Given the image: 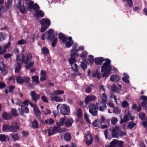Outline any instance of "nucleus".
<instances>
[{
	"label": "nucleus",
	"mask_w": 147,
	"mask_h": 147,
	"mask_svg": "<svg viewBox=\"0 0 147 147\" xmlns=\"http://www.w3.org/2000/svg\"><path fill=\"white\" fill-rule=\"evenodd\" d=\"M124 77L122 78V80L123 81L126 83H129V76H127V75L125 73L124 74Z\"/></svg>",
	"instance_id": "79ce46f5"
},
{
	"label": "nucleus",
	"mask_w": 147,
	"mask_h": 147,
	"mask_svg": "<svg viewBox=\"0 0 147 147\" xmlns=\"http://www.w3.org/2000/svg\"><path fill=\"white\" fill-rule=\"evenodd\" d=\"M104 60L102 57L96 58L95 59V62L97 65H101Z\"/></svg>",
	"instance_id": "bb28decb"
},
{
	"label": "nucleus",
	"mask_w": 147,
	"mask_h": 147,
	"mask_svg": "<svg viewBox=\"0 0 147 147\" xmlns=\"http://www.w3.org/2000/svg\"><path fill=\"white\" fill-rule=\"evenodd\" d=\"M58 110L59 109L61 114L64 115H68L70 113L69 108L66 105L59 104L57 106Z\"/></svg>",
	"instance_id": "7ed1b4c3"
},
{
	"label": "nucleus",
	"mask_w": 147,
	"mask_h": 147,
	"mask_svg": "<svg viewBox=\"0 0 147 147\" xmlns=\"http://www.w3.org/2000/svg\"><path fill=\"white\" fill-rule=\"evenodd\" d=\"M93 85L92 84H91L89 86L86 88L85 89V92L86 93H90L92 89Z\"/></svg>",
	"instance_id": "a18cd8bd"
},
{
	"label": "nucleus",
	"mask_w": 147,
	"mask_h": 147,
	"mask_svg": "<svg viewBox=\"0 0 147 147\" xmlns=\"http://www.w3.org/2000/svg\"><path fill=\"white\" fill-rule=\"evenodd\" d=\"M89 111L93 116H96L97 114V110L96 105L94 103L90 104L89 107Z\"/></svg>",
	"instance_id": "423d86ee"
},
{
	"label": "nucleus",
	"mask_w": 147,
	"mask_h": 147,
	"mask_svg": "<svg viewBox=\"0 0 147 147\" xmlns=\"http://www.w3.org/2000/svg\"><path fill=\"white\" fill-rule=\"evenodd\" d=\"M106 103L99 101L96 103L97 108L101 112L104 111L107 109V106Z\"/></svg>",
	"instance_id": "0eeeda50"
},
{
	"label": "nucleus",
	"mask_w": 147,
	"mask_h": 147,
	"mask_svg": "<svg viewBox=\"0 0 147 147\" xmlns=\"http://www.w3.org/2000/svg\"><path fill=\"white\" fill-rule=\"evenodd\" d=\"M42 114L45 115H47L50 114L51 113V111L47 109H46L42 111Z\"/></svg>",
	"instance_id": "58836bf2"
},
{
	"label": "nucleus",
	"mask_w": 147,
	"mask_h": 147,
	"mask_svg": "<svg viewBox=\"0 0 147 147\" xmlns=\"http://www.w3.org/2000/svg\"><path fill=\"white\" fill-rule=\"evenodd\" d=\"M32 2V1L30 0L29 2H27L26 3V6H25L24 4L20 6L19 8V10L22 13H24L29 9H31Z\"/></svg>",
	"instance_id": "39448f33"
},
{
	"label": "nucleus",
	"mask_w": 147,
	"mask_h": 147,
	"mask_svg": "<svg viewBox=\"0 0 147 147\" xmlns=\"http://www.w3.org/2000/svg\"><path fill=\"white\" fill-rule=\"evenodd\" d=\"M72 69L75 72H77L78 71V66L76 63H74L71 65Z\"/></svg>",
	"instance_id": "c03bdc74"
},
{
	"label": "nucleus",
	"mask_w": 147,
	"mask_h": 147,
	"mask_svg": "<svg viewBox=\"0 0 147 147\" xmlns=\"http://www.w3.org/2000/svg\"><path fill=\"white\" fill-rule=\"evenodd\" d=\"M47 78L46 72L44 70H41L40 71V79L41 81L46 80Z\"/></svg>",
	"instance_id": "412c9836"
},
{
	"label": "nucleus",
	"mask_w": 147,
	"mask_h": 147,
	"mask_svg": "<svg viewBox=\"0 0 147 147\" xmlns=\"http://www.w3.org/2000/svg\"><path fill=\"white\" fill-rule=\"evenodd\" d=\"M77 115L79 117H81L82 115V112L81 110L80 109H78L77 111Z\"/></svg>",
	"instance_id": "6e6d98bb"
},
{
	"label": "nucleus",
	"mask_w": 147,
	"mask_h": 147,
	"mask_svg": "<svg viewBox=\"0 0 147 147\" xmlns=\"http://www.w3.org/2000/svg\"><path fill=\"white\" fill-rule=\"evenodd\" d=\"M59 39L61 40L63 42H65L67 40V38L66 37L61 33H60L59 34Z\"/></svg>",
	"instance_id": "c9c22d12"
},
{
	"label": "nucleus",
	"mask_w": 147,
	"mask_h": 147,
	"mask_svg": "<svg viewBox=\"0 0 147 147\" xmlns=\"http://www.w3.org/2000/svg\"><path fill=\"white\" fill-rule=\"evenodd\" d=\"M27 41L23 39H21L18 42V44L20 45H24L26 43Z\"/></svg>",
	"instance_id": "4d7b16f0"
},
{
	"label": "nucleus",
	"mask_w": 147,
	"mask_h": 147,
	"mask_svg": "<svg viewBox=\"0 0 147 147\" xmlns=\"http://www.w3.org/2000/svg\"><path fill=\"white\" fill-rule=\"evenodd\" d=\"M65 118H60L59 119V122L57 123V125L58 126H61L64 124V122Z\"/></svg>",
	"instance_id": "37998d69"
},
{
	"label": "nucleus",
	"mask_w": 147,
	"mask_h": 147,
	"mask_svg": "<svg viewBox=\"0 0 147 147\" xmlns=\"http://www.w3.org/2000/svg\"><path fill=\"white\" fill-rule=\"evenodd\" d=\"M11 45L10 42L4 46L2 47L0 46V55L3 54L5 53L6 50Z\"/></svg>",
	"instance_id": "f8f14e48"
},
{
	"label": "nucleus",
	"mask_w": 147,
	"mask_h": 147,
	"mask_svg": "<svg viewBox=\"0 0 147 147\" xmlns=\"http://www.w3.org/2000/svg\"><path fill=\"white\" fill-rule=\"evenodd\" d=\"M136 125V123H134L132 121L130 122L128 124V127L129 129H131L133 128Z\"/></svg>",
	"instance_id": "3c124183"
},
{
	"label": "nucleus",
	"mask_w": 147,
	"mask_h": 147,
	"mask_svg": "<svg viewBox=\"0 0 147 147\" xmlns=\"http://www.w3.org/2000/svg\"><path fill=\"white\" fill-rule=\"evenodd\" d=\"M20 113L22 115H23L24 113H29V110L28 108L24 105L21 106V109H19Z\"/></svg>",
	"instance_id": "f3484780"
},
{
	"label": "nucleus",
	"mask_w": 147,
	"mask_h": 147,
	"mask_svg": "<svg viewBox=\"0 0 147 147\" xmlns=\"http://www.w3.org/2000/svg\"><path fill=\"white\" fill-rule=\"evenodd\" d=\"M125 114L124 115L123 119H121L120 123L121 124L125 122L129 121V117H130V113L128 110H126L125 111Z\"/></svg>",
	"instance_id": "9b49d317"
},
{
	"label": "nucleus",
	"mask_w": 147,
	"mask_h": 147,
	"mask_svg": "<svg viewBox=\"0 0 147 147\" xmlns=\"http://www.w3.org/2000/svg\"><path fill=\"white\" fill-rule=\"evenodd\" d=\"M121 86L120 85L117 84L116 85H113L111 87L112 91L115 92L119 89L121 88Z\"/></svg>",
	"instance_id": "72a5a7b5"
},
{
	"label": "nucleus",
	"mask_w": 147,
	"mask_h": 147,
	"mask_svg": "<svg viewBox=\"0 0 147 147\" xmlns=\"http://www.w3.org/2000/svg\"><path fill=\"white\" fill-rule=\"evenodd\" d=\"M9 139V138L8 136H6L4 134L0 135V141H5L8 140Z\"/></svg>",
	"instance_id": "c756f323"
},
{
	"label": "nucleus",
	"mask_w": 147,
	"mask_h": 147,
	"mask_svg": "<svg viewBox=\"0 0 147 147\" xmlns=\"http://www.w3.org/2000/svg\"><path fill=\"white\" fill-rule=\"evenodd\" d=\"M54 123V121L53 119L52 118H50L49 119H47L45 120L44 124L47 125H51L53 124Z\"/></svg>",
	"instance_id": "2f4dec72"
},
{
	"label": "nucleus",
	"mask_w": 147,
	"mask_h": 147,
	"mask_svg": "<svg viewBox=\"0 0 147 147\" xmlns=\"http://www.w3.org/2000/svg\"><path fill=\"white\" fill-rule=\"evenodd\" d=\"M34 62L33 61H30L27 65L26 66V69H29L34 65Z\"/></svg>",
	"instance_id": "8fccbe9b"
},
{
	"label": "nucleus",
	"mask_w": 147,
	"mask_h": 147,
	"mask_svg": "<svg viewBox=\"0 0 147 147\" xmlns=\"http://www.w3.org/2000/svg\"><path fill=\"white\" fill-rule=\"evenodd\" d=\"M69 41L66 42L65 44V46L69 48L71 47L73 43V41L72 40V38L71 37H69L68 38Z\"/></svg>",
	"instance_id": "5701e85b"
},
{
	"label": "nucleus",
	"mask_w": 147,
	"mask_h": 147,
	"mask_svg": "<svg viewBox=\"0 0 147 147\" xmlns=\"http://www.w3.org/2000/svg\"><path fill=\"white\" fill-rule=\"evenodd\" d=\"M2 117L4 119L8 120L11 119L12 117L9 113H4L2 115Z\"/></svg>",
	"instance_id": "7c9ffc66"
},
{
	"label": "nucleus",
	"mask_w": 147,
	"mask_h": 147,
	"mask_svg": "<svg viewBox=\"0 0 147 147\" xmlns=\"http://www.w3.org/2000/svg\"><path fill=\"white\" fill-rule=\"evenodd\" d=\"M12 0H7L6 3L7 7H9L11 5L12 3Z\"/></svg>",
	"instance_id": "0e129e2a"
},
{
	"label": "nucleus",
	"mask_w": 147,
	"mask_h": 147,
	"mask_svg": "<svg viewBox=\"0 0 147 147\" xmlns=\"http://www.w3.org/2000/svg\"><path fill=\"white\" fill-rule=\"evenodd\" d=\"M40 23L42 26L44 25L49 26L50 24V21L49 19L43 18L40 20Z\"/></svg>",
	"instance_id": "a211bd4d"
},
{
	"label": "nucleus",
	"mask_w": 147,
	"mask_h": 147,
	"mask_svg": "<svg viewBox=\"0 0 147 147\" xmlns=\"http://www.w3.org/2000/svg\"><path fill=\"white\" fill-rule=\"evenodd\" d=\"M96 99V97L94 95H89L85 98V102L86 105H87L89 102L92 100H95Z\"/></svg>",
	"instance_id": "ddd939ff"
},
{
	"label": "nucleus",
	"mask_w": 147,
	"mask_h": 147,
	"mask_svg": "<svg viewBox=\"0 0 147 147\" xmlns=\"http://www.w3.org/2000/svg\"><path fill=\"white\" fill-rule=\"evenodd\" d=\"M30 95L32 100L36 102L38 99H39L40 96L37 94L34 91L31 92Z\"/></svg>",
	"instance_id": "4468645a"
},
{
	"label": "nucleus",
	"mask_w": 147,
	"mask_h": 147,
	"mask_svg": "<svg viewBox=\"0 0 147 147\" xmlns=\"http://www.w3.org/2000/svg\"><path fill=\"white\" fill-rule=\"evenodd\" d=\"M127 4L129 6L131 7L133 6V2L132 0H127L126 1Z\"/></svg>",
	"instance_id": "774afa93"
},
{
	"label": "nucleus",
	"mask_w": 147,
	"mask_h": 147,
	"mask_svg": "<svg viewBox=\"0 0 147 147\" xmlns=\"http://www.w3.org/2000/svg\"><path fill=\"white\" fill-rule=\"evenodd\" d=\"M113 113L116 114H119L121 113V110L120 109L117 107H115L113 108Z\"/></svg>",
	"instance_id": "de8ad7c7"
},
{
	"label": "nucleus",
	"mask_w": 147,
	"mask_h": 147,
	"mask_svg": "<svg viewBox=\"0 0 147 147\" xmlns=\"http://www.w3.org/2000/svg\"><path fill=\"white\" fill-rule=\"evenodd\" d=\"M81 66L82 68L84 70L87 68V62L85 59H83L82 60L81 62Z\"/></svg>",
	"instance_id": "f704fd0d"
},
{
	"label": "nucleus",
	"mask_w": 147,
	"mask_h": 147,
	"mask_svg": "<svg viewBox=\"0 0 147 147\" xmlns=\"http://www.w3.org/2000/svg\"><path fill=\"white\" fill-rule=\"evenodd\" d=\"M32 4L31 9H33L35 12L39 11L40 8L39 5L36 3L34 4V2L32 1Z\"/></svg>",
	"instance_id": "473e14b6"
},
{
	"label": "nucleus",
	"mask_w": 147,
	"mask_h": 147,
	"mask_svg": "<svg viewBox=\"0 0 147 147\" xmlns=\"http://www.w3.org/2000/svg\"><path fill=\"white\" fill-rule=\"evenodd\" d=\"M100 98L101 99L102 101H100V102L106 103L107 96L105 93L101 94Z\"/></svg>",
	"instance_id": "e433bc0d"
},
{
	"label": "nucleus",
	"mask_w": 147,
	"mask_h": 147,
	"mask_svg": "<svg viewBox=\"0 0 147 147\" xmlns=\"http://www.w3.org/2000/svg\"><path fill=\"white\" fill-rule=\"evenodd\" d=\"M64 91L59 90H55L54 92V94L55 95L61 94L64 93Z\"/></svg>",
	"instance_id": "a19ab883"
},
{
	"label": "nucleus",
	"mask_w": 147,
	"mask_h": 147,
	"mask_svg": "<svg viewBox=\"0 0 147 147\" xmlns=\"http://www.w3.org/2000/svg\"><path fill=\"white\" fill-rule=\"evenodd\" d=\"M34 15L36 18L39 17H42L44 16V14L42 10H40L36 11L34 13Z\"/></svg>",
	"instance_id": "393cba45"
},
{
	"label": "nucleus",
	"mask_w": 147,
	"mask_h": 147,
	"mask_svg": "<svg viewBox=\"0 0 147 147\" xmlns=\"http://www.w3.org/2000/svg\"><path fill=\"white\" fill-rule=\"evenodd\" d=\"M42 51L45 54H48L49 53V51L48 49L45 47H43L42 49Z\"/></svg>",
	"instance_id": "052dcab7"
},
{
	"label": "nucleus",
	"mask_w": 147,
	"mask_h": 147,
	"mask_svg": "<svg viewBox=\"0 0 147 147\" xmlns=\"http://www.w3.org/2000/svg\"><path fill=\"white\" fill-rule=\"evenodd\" d=\"M32 78L33 81L37 83L38 82V78H39L38 76H35L32 77Z\"/></svg>",
	"instance_id": "e2e57ef3"
},
{
	"label": "nucleus",
	"mask_w": 147,
	"mask_h": 147,
	"mask_svg": "<svg viewBox=\"0 0 147 147\" xmlns=\"http://www.w3.org/2000/svg\"><path fill=\"white\" fill-rule=\"evenodd\" d=\"M126 134V133L124 131H120L118 134L117 138L125 136Z\"/></svg>",
	"instance_id": "13d9d810"
},
{
	"label": "nucleus",
	"mask_w": 147,
	"mask_h": 147,
	"mask_svg": "<svg viewBox=\"0 0 147 147\" xmlns=\"http://www.w3.org/2000/svg\"><path fill=\"white\" fill-rule=\"evenodd\" d=\"M119 80V77L116 74L112 75L110 77V80L112 82H117Z\"/></svg>",
	"instance_id": "4be33fe9"
},
{
	"label": "nucleus",
	"mask_w": 147,
	"mask_h": 147,
	"mask_svg": "<svg viewBox=\"0 0 147 147\" xmlns=\"http://www.w3.org/2000/svg\"><path fill=\"white\" fill-rule=\"evenodd\" d=\"M32 57L31 54L27 53L25 55L22 54H20L16 56V60L21 61L25 64H27L28 62L32 58Z\"/></svg>",
	"instance_id": "f03ea898"
},
{
	"label": "nucleus",
	"mask_w": 147,
	"mask_h": 147,
	"mask_svg": "<svg viewBox=\"0 0 147 147\" xmlns=\"http://www.w3.org/2000/svg\"><path fill=\"white\" fill-rule=\"evenodd\" d=\"M89 62L91 65L92 64L94 61V59L92 55H89L88 58Z\"/></svg>",
	"instance_id": "864d4df0"
},
{
	"label": "nucleus",
	"mask_w": 147,
	"mask_h": 147,
	"mask_svg": "<svg viewBox=\"0 0 147 147\" xmlns=\"http://www.w3.org/2000/svg\"><path fill=\"white\" fill-rule=\"evenodd\" d=\"M64 137L65 141H68L71 140V136L70 133L69 132H66L64 134Z\"/></svg>",
	"instance_id": "b1692460"
},
{
	"label": "nucleus",
	"mask_w": 147,
	"mask_h": 147,
	"mask_svg": "<svg viewBox=\"0 0 147 147\" xmlns=\"http://www.w3.org/2000/svg\"><path fill=\"white\" fill-rule=\"evenodd\" d=\"M110 121H111V124L114 125L118 121V119L116 117H113L111 119H108L107 121L108 124L110 125Z\"/></svg>",
	"instance_id": "6ab92c4d"
},
{
	"label": "nucleus",
	"mask_w": 147,
	"mask_h": 147,
	"mask_svg": "<svg viewBox=\"0 0 147 147\" xmlns=\"http://www.w3.org/2000/svg\"><path fill=\"white\" fill-rule=\"evenodd\" d=\"M81 75V74L80 72H76L74 73L71 74V76L73 78H75L77 76H80Z\"/></svg>",
	"instance_id": "69168bd1"
},
{
	"label": "nucleus",
	"mask_w": 147,
	"mask_h": 147,
	"mask_svg": "<svg viewBox=\"0 0 147 147\" xmlns=\"http://www.w3.org/2000/svg\"><path fill=\"white\" fill-rule=\"evenodd\" d=\"M139 116L141 120H144L145 117V114L144 113H140L139 114Z\"/></svg>",
	"instance_id": "338daca9"
},
{
	"label": "nucleus",
	"mask_w": 147,
	"mask_h": 147,
	"mask_svg": "<svg viewBox=\"0 0 147 147\" xmlns=\"http://www.w3.org/2000/svg\"><path fill=\"white\" fill-rule=\"evenodd\" d=\"M20 128L18 125V123L16 122L12 123L10 126L9 131L11 132H15L20 130Z\"/></svg>",
	"instance_id": "6e6552de"
},
{
	"label": "nucleus",
	"mask_w": 147,
	"mask_h": 147,
	"mask_svg": "<svg viewBox=\"0 0 147 147\" xmlns=\"http://www.w3.org/2000/svg\"><path fill=\"white\" fill-rule=\"evenodd\" d=\"M32 127L34 128H36L38 127V125L37 121L35 120L32 123Z\"/></svg>",
	"instance_id": "09e8293b"
},
{
	"label": "nucleus",
	"mask_w": 147,
	"mask_h": 147,
	"mask_svg": "<svg viewBox=\"0 0 147 147\" xmlns=\"http://www.w3.org/2000/svg\"><path fill=\"white\" fill-rule=\"evenodd\" d=\"M121 105L123 108H126L128 106L129 103L126 101H124L122 103Z\"/></svg>",
	"instance_id": "bf43d9fd"
},
{
	"label": "nucleus",
	"mask_w": 147,
	"mask_h": 147,
	"mask_svg": "<svg viewBox=\"0 0 147 147\" xmlns=\"http://www.w3.org/2000/svg\"><path fill=\"white\" fill-rule=\"evenodd\" d=\"M121 127L118 126H115L109 129L112 132V134L113 137L117 138L118 134L120 131H121Z\"/></svg>",
	"instance_id": "9d476101"
},
{
	"label": "nucleus",
	"mask_w": 147,
	"mask_h": 147,
	"mask_svg": "<svg viewBox=\"0 0 147 147\" xmlns=\"http://www.w3.org/2000/svg\"><path fill=\"white\" fill-rule=\"evenodd\" d=\"M85 142L86 144L89 145L92 144L93 139L92 136L90 135H88L85 137Z\"/></svg>",
	"instance_id": "dca6fc26"
},
{
	"label": "nucleus",
	"mask_w": 147,
	"mask_h": 147,
	"mask_svg": "<svg viewBox=\"0 0 147 147\" xmlns=\"http://www.w3.org/2000/svg\"><path fill=\"white\" fill-rule=\"evenodd\" d=\"M111 61L109 59H106L105 62L101 67V71L103 72L102 74L103 78L107 77L110 75L111 70V66L110 65Z\"/></svg>",
	"instance_id": "f257e3e1"
},
{
	"label": "nucleus",
	"mask_w": 147,
	"mask_h": 147,
	"mask_svg": "<svg viewBox=\"0 0 147 147\" xmlns=\"http://www.w3.org/2000/svg\"><path fill=\"white\" fill-rule=\"evenodd\" d=\"M11 101L13 103L19 106L22 103V102L20 100L17 98H15L14 99H11Z\"/></svg>",
	"instance_id": "c85d7f7f"
},
{
	"label": "nucleus",
	"mask_w": 147,
	"mask_h": 147,
	"mask_svg": "<svg viewBox=\"0 0 147 147\" xmlns=\"http://www.w3.org/2000/svg\"><path fill=\"white\" fill-rule=\"evenodd\" d=\"M11 136L13 139L15 141L18 140L19 139V137L17 133L14 134H12Z\"/></svg>",
	"instance_id": "603ef678"
},
{
	"label": "nucleus",
	"mask_w": 147,
	"mask_h": 147,
	"mask_svg": "<svg viewBox=\"0 0 147 147\" xmlns=\"http://www.w3.org/2000/svg\"><path fill=\"white\" fill-rule=\"evenodd\" d=\"M84 117L86 121L89 123L91 124L90 120L89 119L88 116L86 113H85L84 115Z\"/></svg>",
	"instance_id": "680f3d73"
},
{
	"label": "nucleus",
	"mask_w": 147,
	"mask_h": 147,
	"mask_svg": "<svg viewBox=\"0 0 147 147\" xmlns=\"http://www.w3.org/2000/svg\"><path fill=\"white\" fill-rule=\"evenodd\" d=\"M16 61L17 63V65L16 66L15 72L16 73H18L20 71L21 65V62H20L18 61H17L16 60Z\"/></svg>",
	"instance_id": "a878e982"
},
{
	"label": "nucleus",
	"mask_w": 147,
	"mask_h": 147,
	"mask_svg": "<svg viewBox=\"0 0 147 147\" xmlns=\"http://www.w3.org/2000/svg\"><path fill=\"white\" fill-rule=\"evenodd\" d=\"M34 112L38 119H39L40 115V112L37 106H35L33 108Z\"/></svg>",
	"instance_id": "cd10ccee"
},
{
	"label": "nucleus",
	"mask_w": 147,
	"mask_h": 147,
	"mask_svg": "<svg viewBox=\"0 0 147 147\" xmlns=\"http://www.w3.org/2000/svg\"><path fill=\"white\" fill-rule=\"evenodd\" d=\"M48 35L46 38L47 40H49L50 41H52V42L51 46L53 47H55L56 45L57 42V38H55L54 32L51 29H49L47 31Z\"/></svg>",
	"instance_id": "20e7f679"
},
{
	"label": "nucleus",
	"mask_w": 147,
	"mask_h": 147,
	"mask_svg": "<svg viewBox=\"0 0 147 147\" xmlns=\"http://www.w3.org/2000/svg\"><path fill=\"white\" fill-rule=\"evenodd\" d=\"M52 93H50L49 95L50 96V98L51 100L53 101H55L57 102H62L63 101V99L61 97H59L57 96H55L53 97L52 96Z\"/></svg>",
	"instance_id": "2eb2a0df"
},
{
	"label": "nucleus",
	"mask_w": 147,
	"mask_h": 147,
	"mask_svg": "<svg viewBox=\"0 0 147 147\" xmlns=\"http://www.w3.org/2000/svg\"><path fill=\"white\" fill-rule=\"evenodd\" d=\"M9 128L8 125L7 124H5L3 125V130L4 131L7 132L9 131Z\"/></svg>",
	"instance_id": "ea45409f"
},
{
	"label": "nucleus",
	"mask_w": 147,
	"mask_h": 147,
	"mask_svg": "<svg viewBox=\"0 0 147 147\" xmlns=\"http://www.w3.org/2000/svg\"><path fill=\"white\" fill-rule=\"evenodd\" d=\"M73 121V120L72 118L67 119L65 122V125L67 127H70L72 125Z\"/></svg>",
	"instance_id": "aec40b11"
},
{
	"label": "nucleus",
	"mask_w": 147,
	"mask_h": 147,
	"mask_svg": "<svg viewBox=\"0 0 147 147\" xmlns=\"http://www.w3.org/2000/svg\"><path fill=\"white\" fill-rule=\"evenodd\" d=\"M16 81L18 83L22 84L24 82V80L23 78L18 76L16 78Z\"/></svg>",
	"instance_id": "49530a36"
},
{
	"label": "nucleus",
	"mask_w": 147,
	"mask_h": 147,
	"mask_svg": "<svg viewBox=\"0 0 147 147\" xmlns=\"http://www.w3.org/2000/svg\"><path fill=\"white\" fill-rule=\"evenodd\" d=\"M61 128L58 127L54 126L50 127L48 130V135L50 136L55 134L59 132Z\"/></svg>",
	"instance_id": "1a4fd4ad"
},
{
	"label": "nucleus",
	"mask_w": 147,
	"mask_h": 147,
	"mask_svg": "<svg viewBox=\"0 0 147 147\" xmlns=\"http://www.w3.org/2000/svg\"><path fill=\"white\" fill-rule=\"evenodd\" d=\"M69 63L71 65L74 64V63H75L76 62V60L74 58L71 57L69 59Z\"/></svg>",
	"instance_id": "5fc2aeb1"
},
{
	"label": "nucleus",
	"mask_w": 147,
	"mask_h": 147,
	"mask_svg": "<svg viewBox=\"0 0 147 147\" xmlns=\"http://www.w3.org/2000/svg\"><path fill=\"white\" fill-rule=\"evenodd\" d=\"M102 124V122L100 121L95 120L92 123L93 125L95 127H98Z\"/></svg>",
	"instance_id": "4c0bfd02"
}]
</instances>
